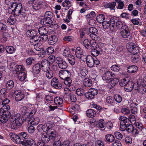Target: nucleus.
I'll return each instance as SVG.
<instances>
[{"instance_id": "obj_38", "label": "nucleus", "mask_w": 146, "mask_h": 146, "mask_svg": "<svg viewBox=\"0 0 146 146\" xmlns=\"http://www.w3.org/2000/svg\"><path fill=\"white\" fill-rule=\"evenodd\" d=\"M63 100L62 98L59 97H56L54 98V103L57 105H60L62 104Z\"/></svg>"}, {"instance_id": "obj_1", "label": "nucleus", "mask_w": 146, "mask_h": 146, "mask_svg": "<svg viewBox=\"0 0 146 146\" xmlns=\"http://www.w3.org/2000/svg\"><path fill=\"white\" fill-rule=\"evenodd\" d=\"M11 7L13 12L19 14V16L21 18V21L25 20V18L27 17L26 11L23 8L21 3H13Z\"/></svg>"}, {"instance_id": "obj_10", "label": "nucleus", "mask_w": 146, "mask_h": 146, "mask_svg": "<svg viewBox=\"0 0 146 146\" xmlns=\"http://www.w3.org/2000/svg\"><path fill=\"white\" fill-rule=\"evenodd\" d=\"M71 73L67 70H62L59 72V76L61 79L64 80L67 78H70L71 76Z\"/></svg>"}, {"instance_id": "obj_11", "label": "nucleus", "mask_w": 146, "mask_h": 146, "mask_svg": "<svg viewBox=\"0 0 146 146\" xmlns=\"http://www.w3.org/2000/svg\"><path fill=\"white\" fill-rule=\"evenodd\" d=\"M98 93L97 90L94 88H92L89 90V91L86 93L85 96L88 99L93 98L94 96L97 94Z\"/></svg>"}, {"instance_id": "obj_52", "label": "nucleus", "mask_w": 146, "mask_h": 146, "mask_svg": "<svg viewBox=\"0 0 146 146\" xmlns=\"http://www.w3.org/2000/svg\"><path fill=\"white\" fill-rule=\"evenodd\" d=\"M76 92L77 95L80 96H83L84 95H85L86 94L85 93V91L81 88L77 89L76 91Z\"/></svg>"}, {"instance_id": "obj_8", "label": "nucleus", "mask_w": 146, "mask_h": 146, "mask_svg": "<svg viewBox=\"0 0 146 146\" xmlns=\"http://www.w3.org/2000/svg\"><path fill=\"white\" fill-rule=\"evenodd\" d=\"M11 139L15 141L16 143L17 144L21 143L22 145H25V142L24 141H22L21 137L19 136V135H17L14 133H11L9 134Z\"/></svg>"}, {"instance_id": "obj_13", "label": "nucleus", "mask_w": 146, "mask_h": 146, "mask_svg": "<svg viewBox=\"0 0 146 146\" xmlns=\"http://www.w3.org/2000/svg\"><path fill=\"white\" fill-rule=\"evenodd\" d=\"M51 84L52 86L56 89H60L62 87L61 84L58 82V80L56 78H54L52 79L51 82Z\"/></svg>"}, {"instance_id": "obj_34", "label": "nucleus", "mask_w": 146, "mask_h": 146, "mask_svg": "<svg viewBox=\"0 0 146 146\" xmlns=\"http://www.w3.org/2000/svg\"><path fill=\"white\" fill-rule=\"evenodd\" d=\"M96 114V112L92 109L88 110L86 112V115L90 118H92L94 117Z\"/></svg>"}, {"instance_id": "obj_35", "label": "nucleus", "mask_w": 146, "mask_h": 146, "mask_svg": "<svg viewBox=\"0 0 146 146\" xmlns=\"http://www.w3.org/2000/svg\"><path fill=\"white\" fill-rule=\"evenodd\" d=\"M92 38V39L90 41V49H92V48H95L96 47L97 44L96 43V41L97 40H98V38H97V39H96V38Z\"/></svg>"}, {"instance_id": "obj_63", "label": "nucleus", "mask_w": 146, "mask_h": 146, "mask_svg": "<svg viewBox=\"0 0 146 146\" xmlns=\"http://www.w3.org/2000/svg\"><path fill=\"white\" fill-rule=\"evenodd\" d=\"M111 70L114 71H119L120 69L119 66L115 64L112 65L111 67Z\"/></svg>"}, {"instance_id": "obj_30", "label": "nucleus", "mask_w": 146, "mask_h": 146, "mask_svg": "<svg viewBox=\"0 0 146 146\" xmlns=\"http://www.w3.org/2000/svg\"><path fill=\"white\" fill-rule=\"evenodd\" d=\"M56 132L54 131H52L51 129L47 132V133L50 139L54 140L56 137H58L59 136H57L56 135Z\"/></svg>"}, {"instance_id": "obj_57", "label": "nucleus", "mask_w": 146, "mask_h": 146, "mask_svg": "<svg viewBox=\"0 0 146 146\" xmlns=\"http://www.w3.org/2000/svg\"><path fill=\"white\" fill-rule=\"evenodd\" d=\"M134 128L132 124L128 123L126 130L128 132H132Z\"/></svg>"}, {"instance_id": "obj_60", "label": "nucleus", "mask_w": 146, "mask_h": 146, "mask_svg": "<svg viewBox=\"0 0 146 146\" xmlns=\"http://www.w3.org/2000/svg\"><path fill=\"white\" fill-rule=\"evenodd\" d=\"M114 98L115 100L118 103H120L122 100L121 96L118 94H116L114 96Z\"/></svg>"}, {"instance_id": "obj_2", "label": "nucleus", "mask_w": 146, "mask_h": 146, "mask_svg": "<svg viewBox=\"0 0 146 146\" xmlns=\"http://www.w3.org/2000/svg\"><path fill=\"white\" fill-rule=\"evenodd\" d=\"M115 20L114 18L111 17L109 21H105L102 23V25L104 29H107L110 28L112 32H114L116 30L115 27Z\"/></svg>"}, {"instance_id": "obj_25", "label": "nucleus", "mask_w": 146, "mask_h": 146, "mask_svg": "<svg viewBox=\"0 0 146 146\" xmlns=\"http://www.w3.org/2000/svg\"><path fill=\"white\" fill-rule=\"evenodd\" d=\"M138 69L137 67L135 65H131L128 66L127 68V72L130 73L136 72Z\"/></svg>"}, {"instance_id": "obj_46", "label": "nucleus", "mask_w": 146, "mask_h": 146, "mask_svg": "<svg viewBox=\"0 0 146 146\" xmlns=\"http://www.w3.org/2000/svg\"><path fill=\"white\" fill-rule=\"evenodd\" d=\"M105 17L102 14H100L96 17V20L100 23H102L105 20Z\"/></svg>"}, {"instance_id": "obj_44", "label": "nucleus", "mask_w": 146, "mask_h": 146, "mask_svg": "<svg viewBox=\"0 0 146 146\" xmlns=\"http://www.w3.org/2000/svg\"><path fill=\"white\" fill-rule=\"evenodd\" d=\"M14 83L13 80H10L7 81L6 84V87L8 89H10L13 88Z\"/></svg>"}, {"instance_id": "obj_42", "label": "nucleus", "mask_w": 146, "mask_h": 146, "mask_svg": "<svg viewBox=\"0 0 146 146\" xmlns=\"http://www.w3.org/2000/svg\"><path fill=\"white\" fill-rule=\"evenodd\" d=\"M68 60L69 63L72 65H74L75 62V58L74 56L72 54H70L68 57Z\"/></svg>"}, {"instance_id": "obj_40", "label": "nucleus", "mask_w": 146, "mask_h": 146, "mask_svg": "<svg viewBox=\"0 0 146 146\" xmlns=\"http://www.w3.org/2000/svg\"><path fill=\"white\" fill-rule=\"evenodd\" d=\"M116 5L115 2H113L112 3H109L105 4L104 5V7L107 8H110L111 10L114 9V8L115 7Z\"/></svg>"}, {"instance_id": "obj_50", "label": "nucleus", "mask_w": 146, "mask_h": 146, "mask_svg": "<svg viewBox=\"0 0 146 146\" xmlns=\"http://www.w3.org/2000/svg\"><path fill=\"white\" fill-rule=\"evenodd\" d=\"M125 25H123V23L120 21H118L116 23V30L117 29H120L123 28V27Z\"/></svg>"}, {"instance_id": "obj_17", "label": "nucleus", "mask_w": 146, "mask_h": 146, "mask_svg": "<svg viewBox=\"0 0 146 146\" xmlns=\"http://www.w3.org/2000/svg\"><path fill=\"white\" fill-rule=\"evenodd\" d=\"M53 125L52 122H48L43 125L42 127V129L44 131L48 132L51 129Z\"/></svg>"}, {"instance_id": "obj_41", "label": "nucleus", "mask_w": 146, "mask_h": 146, "mask_svg": "<svg viewBox=\"0 0 146 146\" xmlns=\"http://www.w3.org/2000/svg\"><path fill=\"white\" fill-rule=\"evenodd\" d=\"M83 54V51L80 47H77L75 51V54L78 58L80 57L81 55Z\"/></svg>"}, {"instance_id": "obj_16", "label": "nucleus", "mask_w": 146, "mask_h": 146, "mask_svg": "<svg viewBox=\"0 0 146 146\" xmlns=\"http://www.w3.org/2000/svg\"><path fill=\"white\" fill-rule=\"evenodd\" d=\"M12 118V119L15 121L18 125L19 126L20 125L23 123V121L21 117L20 114L17 113L15 116H13L11 117Z\"/></svg>"}, {"instance_id": "obj_31", "label": "nucleus", "mask_w": 146, "mask_h": 146, "mask_svg": "<svg viewBox=\"0 0 146 146\" xmlns=\"http://www.w3.org/2000/svg\"><path fill=\"white\" fill-rule=\"evenodd\" d=\"M97 126L101 130H103L105 129L106 128L105 123L103 120H100Z\"/></svg>"}, {"instance_id": "obj_37", "label": "nucleus", "mask_w": 146, "mask_h": 146, "mask_svg": "<svg viewBox=\"0 0 146 146\" xmlns=\"http://www.w3.org/2000/svg\"><path fill=\"white\" fill-rule=\"evenodd\" d=\"M106 139L107 142L111 143L115 139L114 136L111 134H108L105 135Z\"/></svg>"}, {"instance_id": "obj_39", "label": "nucleus", "mask_w": 146, "mask_h": 146, "mask_svg": "<svg viewBox=\"0 0 146 146\" xmlns=\"http://www.w3.org/2000/svg\"><path fill=\"white\" fill-rule=\"evenodd\" d=\"M41 139L42 141L44 142L45 143L48 142L50 139L48 134L47 135L42 134L41 137Z\"/></svg>"}, {"instance_id": "obj_12", "label": "nucleus", "mask_w": 146, "mask_h": 146, "mask_svg": "<svg viewBox=\"0 0 146 146\" xmlns=\"http://www.w3.org/2000/svg\"><path fill=\"white\" fill-rule=\"evenodd\" d=\"M11 114L10 112L8 111H6L5 112L4 114L1 116L0 118V120L1 123H4L7 121L10 117L11 118Z\"/></svg>"}, {"instance_id": "obj_4", "label": "nucleus", "mask_w": 146, "mask_h": 146, "mask_svg": "<svg viewBox=\"0 0 146 146\" xmlns=\"http://www.w3.org/2000/svg\"><path fill=\"white\" fill-rule=\"evenodd\" d=\"M48 38V36H47L45 35L42 36L36 35L30 39V42L32 44H38L41 41L46 40Z\"/></svg>"}, {"instance_id": "obj_43", "label": "nucleus", "mask_w": 146, "mask_h": 146, "mask_svg": "<svg viewBox=\"0 0 146 146\" xmlns=\"http://www.w3.org/2000/svg\"><path fill=\"white\" fill-rule=\"evenodd\" d=\"M26 76V74L25 72H19L18 75V78L20 81H23L25 79Z\"/></svg>"}, {"instance_id": "obj_36", "label": "nucleus", "mask_w": 146, "mask_h": 146, "mask_svg": "<svg viewBox=\"0 0 146 146\" xmlns=\"http://www.w3.org/2000/svg\"><path fill=\"white\" fill-rule=\"evenodd\" d=\"M10 127L12 129H16L17 126H19L17 123H16L14 120L12 119V118H10Z\"/></svg>"}, {"instance_id": "obj_28", "label": "nucleus", "mask_w": 146, "mask_h": 146, "mask_svg": "<svg viewBox=\"0 0 146 146\" xmlns=\"http://www.w3.org/2000/svg\"><path fill=\"white\" fill-rule=\"evenodd\" d=\"M43 2L42 1L35 2L33 6V9L37 10L40 9L43 6Z\"/></svg>"}, {"instance_id": "obj_64", "label": "nucleus", "mask_w": 146, "mask_h": 146, "mask_svg": "<svg viewBox=\"0 0 146 146\" xmlns=\"http://www.w3.org/2000/svg\"><path fill=\"white\" fill-rule=\"evenodd\" d=\"M114 134L115 137L118 139L121 140L123 137L122 134L119 132H115L114 133Z\"/></svg>"}, {"instance_id": "obj_45", "label": "nucleus", "mask_w": 146, "mask_h": 146, "mask_svg": "<svg viewBox=\"0 0 146 146\" xmlns=\"http://www.w3.org/2000/svg\"><path fill=\"white\" fill-rule=\"evenodd\" d=\"M5 50L7 52L12 54L15 51V48L12 46H8L6 47Z\"/></svg>"}, {"instance_id": "obj_49", "label": "nucleus", "mask_w": 146, "mask_h": 146, "mask_svg": "<svg viewBox=\"0 0 146 146\" xmlns=\"http://www.w3.org/2000/svg\"><path fill=\"white\" fill-rule=\"evenodd\" d=\"M119 119L121 121L120 123H121L127 124L129 121L128 118L125 117L120 116Z\"/></svg>"}, {"instance_id": "obj_24", "label": "nucleus", "mask_w": 146, "mask_h": 146, "mask_svg": "<svg viewBox=\"0 0 146 146\" xmlns=\"http://www.w3.org/2000/svg\"><path fill=\"white\" fill-rule=\"evenodd\" d=\"M29 123L34 125H37L40 121L38 117H31L28 120Z\"/></svg>"}, {"instance_id": "obj_22", "label": "nucleus", "mask_w": 146, "mask_h": 146, "mask_svg": "<svg viewBox=\"0 0 146 146\" xmlns=\"http://www.w3.org/2000/svg\"><path fill=\"white\" fill-rule=\"evenodd\" d=\"M38 31L39 34L41 35L40 36H43L45 35L48 36L46 35L48 33V29L45 27H42L39 28L38 29Z\"/></svg>"}, {"instance_id": "obj_47", "label": "nucleus", "mask_w": 146, "mask_h": 146, "mask_svg": "<svg viewBox=\"0 0 146 146\" xmlns=\"http://www.w3.org/2000/svg\"><path fill=\"white\" fill-rule=\"evenodd\" d=\"M129 82L128 78H124L121 80L119 82V84L121 86H124Z\"/></svg>"}, {"instance_id": "obj_3", "label": "nucleus", "mask_w": 146, "mask_h": 146, "mask_svg": "<svg viewBox=\"0 0 146 146\" xmlns=\"http://www.w3.org/2000/svg\"><path fill=\"white\" fill-rule=\"evenodd\" d=\"M120 35L123 38H125L127 40H130L132 38L130 31L127 25H124L123 28L121 29Z\"/></svg>"}, {"instance_id": "obj_54", "label": "nucleus", "mask_w": 146, "mask_h": 146, "mask_svg": "<svg viewBox=\"0 0 146 146\" xmlns=\"http://www.w3.org/2000/svg\"><path fill=\"white\" fill-rule=\"evenodd\" d=\"M115 2L118 4V6L117 7V9H122L123 7L124 3L123 1L121 0H115Z\"/></svg>"}, {"instance_id": "obj_9", "label": "nucleus", "mask_w": 146, "mask_h": 146, "mask_svg": "<svg viewBox=\"0 0 146 146\" xmlns=\"http://www.w3.org/2000/svg\"><path fill=\"white\" fill-rule=\"evenodd\" d=\"M41 67L42 70L44 72H47L50 70V62L46 60H43L41 63Z\"/></svg>"}, {"instance_id": "obj_48", "label": "nucleus", "mask_w": 146, "mask_h": 146, "mask_svg": "<svg viewBox=\"0 0 146 146\" xmlns=\"http://www.w3.org/2000/svg\"><path fill=\"white\" fill-rule=\"evenodd\" d=\"M61 141L60 137V136L58 137H56L54 140V145L57 146H60L61 145Z\"/></svg>"}, {"instance_id": "obj_23", "label": "nucleus", "mask_w": 146, "mask_h": 146, "mask_svg": "<svg viewBox=\"0 0 146 146\" xmlns=\"http://www.w3.org/2000/svg\"><path fill=\"white\" fill-rule=\"evenodd\" d=\"M41 65L39 63H37L34 65L32 68L33 72L34 74H38L40 71Z\"/></svg>"}, {"instance_id": "obj_15", "label": "nucleus", "mask_w": 146, "mask_h": 146, "mask_svg": "<svg viewBox=\"0 0 146 146\" xmlns=\"http://www.w3.org/2000/svg\"><path fill=\"white\" fill-rule=\"evenodd\" d=\"M89 31L91 33L90 36L91 38H94L97 39V38H99L96 35L98 34V31L96 28L93 27H91L89 28Z\"/></svg>"}, {"instance_id": "obj_32", "label": "nucleus", "mask_w": 146, "mask_h": 146, "mask_svg": "<svg viewBox=\"0 0 146 146\" xmlns=\"http://www.w3.org/2000/svg\"><path fill=\"white\" fill-rule=\"evenodd\" d=\"M83 84L85 86L89 87L92 86V82L90 79L85 78L84 80Z\"/></svg>"}, {"instance_id": "obj_19", "label": "nucleus", "mask_w": 146, "mask_h": 146, "mask_svg": "<svg viewBox=\"0 0 146 146\" xmlns=\"http://www.w3.org/2000/svg\"><path fill=\"white\" fill-rule=\"evenodd\" d=\"M40 23L41 24L47 26L52 24V21L51 19L49 18V17H45L41 20Z\"/></svg>"}, {"instance_id": "obj_62", "label": "nucleus", "mask_w": 146, "mask_h": 146, "mask_svg": "<svg viewBox=\"0 0 146 146\" xmlns=\"http://www.w3.org/2000/svg\"><path fill=\"white\" fill-rule=\"evenodd\" d=\"M21 110L22 112V114L23 115H25L26 114H27L28 112V108L26 106H23L21 108Z\"/></svg>"}, {"instance_id": "obj_7", "label": "nucleus", "mask_w": 146, "mask_h": 146, "mask_svg": "<svg viewBox=\"0 0 146 146\" xmlns=\"http://www.w3.org/2000/svg\"><path fill=\"white\" fill-rule=\"evenodd\" d=\"M56 61L60 68L61 69H65L67 68L68 66L67 64L62 58L58 57L56 58Z\"/></svg>"}, {"instance_id": "obj_21", "label": "nucleus", "mask_w": 146, "mask_h": 146, "mask_svg": "<svg viewBox=\"0 0 146 146\" xmlns=\"http://www.w3.org/2000/svg\"><path fill=\"white\" fill-rule=\"evenodd\" d=\"M102 52V50L99 48L97 47L92 49L91 50V54L94 56H98Z\"/></svg>"}, {"instance_id": "obj_14", "label": "nucleus", "mask_w": 146, "mask_h": 146, "mask_svg": "<svg viewBox=\"0 0 146 146\" xmlns=\"http://www.w3.org/2000/svg\"><path fill=\"white\" fill-rule=\"evenodd\" d=\"M16 96L15 100L17 101H19L23 99L24 97V92L21 90H18L15 92Z\"/></svg>"}, {"instance_id": "obj_53", "label": "nucleus", "mask_w": 146, "mask_h": 146, "mask_svg": "<svg viewBox=\"0 0 146 146\" xmlns=\"http://www.w3.org/2000/svg\"><path fill=\"white\" fill-rule=\"evenodd\" d=\"M119 81V79L117 78H113V79L110 80V82L111 86L112 87H113L117 84Z\"/></svg>"}, {"instance_id": "obj_55", "label": "nucleus", "mask_w": 146, "mask_h": 146, "mask_svg": "<svg viewBox=\"0 0 146 146\" xmlns=\"http://www.w3.org/2000/svg\"><path fill=\"white\" fill-rule=\"evenodd\" d=\"M90 41L88 39H86L84 40L83 43L85 47L88 49H90Z\"/></svg>"}, {"instance_id": "obj_58", "label": "nucleus", "mask_w": 146, "mask_h": 146, "mask_svg": "<svg viewBox=\"0 0 146 146\" xmlns=\"http://www.w3.org/2000/svg\"><path fill=\"white\" fill-rule=\"evenodd\" d=\"M33 45H34V49L38 51H39L43 48L42 46L40 45V43H35V44H33Z\"/></svg>"}, {"instance_id": "obj_61", "label": "nucleus", "mask_w": 146, "mask_h": 146, "mask_svg": "<svg viewBox=\"0 0 146 146\" xmlns=\"http://www.w3.org/2000/svg\"><path fill=\"white\" fill-rule=\"evenodd\" d=\"M16 22L15 18L12 17H10L7 20V22L11 25H13Z\"/></svg>"}, {"instance_id": "obj_56", "label": "nucleus", "mask_w": 146, "mask_h": 146, "mask_svg": "<svg viewBox=\"0 0 146 146\" xmlns=\"http://www.w3.org/2000/svg\"><path fill=\"white\" fill-rule=\"evenodd\" d=\"M46 73V77L49 79L51 78L53 76V72L50 70H48L47 72H45Z\"/></svg>"}, {"instance_id": "obj_59", "label": "nucleus", "mask_w": 146, "mask_h": 146, "mask_svg": "<svg viewBox=\"0 0 146 146\" xmlns=\"http://www.w3.org/2000/svg\"><path fill=\"white\" fill-rule=\"evenodd\" d=\"M63 80H64V83L65 84L68 86V87L70 86V84L72 83V80H71L70 78H66V79Z\"/></svg>"}, {"instance_id": "obj_29", "label": "nucleus", "mask_w": 146, "mask_h": 146, "mask_svg": "<svg viewBox=\"0 0 146 146\" xmlns=\"http://www.w3.org/2000/svg\"><path fill=\"white\" fill-rule=\"evenodd\" d=\"M25 144L26 143L27 145L30 146H36V144L35 142L33 139L30 138H27L25 139L24 141Z\"/></svg>"}, {"instance_id": "obj_27", "label": "nucleus", "mask_w": 146, "mask_h": 146, "mask_svg": "<svg viewBox=\"0 0 146 146\" xmlns=\"http://www.w3.org/2000/svg\"><path fill=\"white\" fill-rule=\"evenodd\" d=\"M133 83L129 81L124 87L125 91L128 92L132 91L133 89Z\"/></svg>"}, {"instance_id": "obj_26", "label": "nucleus", "mask_w": 146, "mask_h": 146, "mask_svg": "<svg viewBox=\"0 0 146 146\" xmlns=\"http://www.w3.org/2000/svg\"><path fill=\"white\" fill-rule=\"evenodd\" d=\"M37 31L33 30H31L28 31L26 33V35L27 37H29L30 39L37 35Z\"/></svg>"}, {"instance_id": "obj_6", "label": "nucleus", "mask_w": 146, "mask_h": 146, "mask_svg": "<svg viewBox=\"0 0 146 146\" xmlns=\"http://www.w3.org/2000/svg\"><path fill=\"white\" fill-rule=\"evenodd\" d=\"M115 76V74L112 72L107 71L103 74L102 78L104 81L109 82L114 78Z\"/></svg>"}, {"instance_id": "obj_51", "label": "nucleus", "mask_w": 146, "mask_h": 146, "mask_svg": "<svg viewBox=\"0 0 146 146\" xmlns=\"http://www.w3.org/2000/svg\"><path fill=\"white\" fill-rule=\"evenodd\" d=\"M107 103L113 105L114 104V100L112 97L108 96L107 97L106 99Z\"/></svg>"}, {"instance_id": "obj_20", "label": "nucleus", "mask_w": 146, "mask_h": 146, "mask_svg": "<svg viewBox=\"0 0 146 146\" xmlns=\"http://www.w3.org/2000/svg\"><path fill=\"white\" fill-rule=\"evenodd\" d=\"M48 43L49 44L52 45L55 44L57 42L58 39L57 37L55 35H51L50 36H48Z\"/></svg>"}, {"instance_id": "obj_33", "label": "nucleus", "mask_w": 146, "mask_h": 146, "mask_svg": "<svg viewBox=\"0 0 146 146\" xmlns=\"http://www.w3.org/2000/svg\"><path fill=\"white\" fill-rule=\"evenodd\" d=\"M7 90L6 88H2L0 90V100H3L6 96ZM1 101V100H0Z\"/></svg>"}, {"instance_id": "obj_5", "label": "nucleus", "mask_w": 146, "mask_h": 146, "mask_svg": "<svg viewBox=\"0 0 146 146\" xmlns=\"http://www.w3.org/2000/svg\"><path fill=\"white\" fill-rule=\"evenodd\" d=\"M127 48L128 51L133 55L136 54L139 52L138 47L133 43L127 44Z\"/></svg>"}, {"instance_id": "obj_18", "label": "nucleus", "mask_w": 146, "mask_h": 146, "mask_svg": "<svg viewBox=\"0 0 146 146\" xmlns=\"http://www.w3.org/2000/svg\"><path fill=\"white\" fill-rule=\"evenodd\" d=\"M94 58L91 56L88 55L86 61L87 66L90 68L93 67L94 65Z\"/></svg>"}]
</instances>
